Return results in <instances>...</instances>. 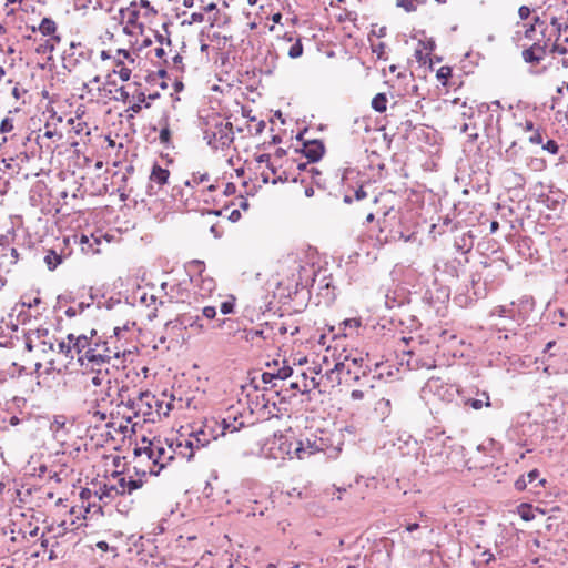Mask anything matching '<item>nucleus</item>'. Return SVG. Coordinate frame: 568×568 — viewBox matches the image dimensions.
I'll return each instance as SVG.
<instances>
[{"instance_id": "63", "label": "nucleus", "mask_w": 568, "mask_h": 568, "mask_svg": "<svg viewBox=\"0 0 568 568\" xmlns=\"http://www.w3.org/2000/svg\"><path fill=\"white\" fill-rule=\"evenodd\" d=\"M84 124L81 122H78L75 126H73L75 133L80 134L83 131Z\"/></svg>"}, {"instance_id": "51", "label": "nucleus", "mask_w": 568, "mask_h": 568, "mask_svg": "<svg viewBox=\"0 0 568 568\" xmlns=\"http://www.w3.org/2000/svg\"><path fill=\"white\" fill-rule=\"evenodd\" d=\"M507 312H508V310H507V307H506V306H497V307H495V308L493 310L491 315H493V316L497 315V316L503 317V316H506V313H507Z\"/></svg>"}, {"instance_id": "24", "label": "nucleus", "mask_w": 568, "mask_h": 568, "mask_svg": "<svg viewBox=\"0 0 568 568\" xmlns=\"http://www.w3.org/2000/svg\"><path fill=\"white\" fill-rule=\"evenodd\" d=\"M63 262V256L50 250L44 256V263L50 271H54Z\"/></svg>"}, {"instance_id": "46", "label": "nucleus", "mask_w": 568, "mask_h": 568, "mask_svg": "<svg viewBox=\"0 0 568 568\" xmlns=\"http://www.w3.org/2000/svg\"><path fill=\"white\" fill-rule=\"evenodd\" d=\"M216 315V310L214 306H205L203 308V316H205L209 320L214 318Z\"/></svg>"}, {"instance_id": "61", "label": "nucleus", "mask_w": 568, "mask_h": 568, "mask_svg": "<svg viewBox=\"0 0 568 568\" xmlns=\"http://www.w3.org/2000/svg\"><path fill=\"white\" fill-rule=\"evenodd\" d=\"M418 528H419V525L416 524V523L409 524V525L406 526V530L408 532H413V531L417 530Z\"/></svg>"}, {"instance_id": "48", "label": "nucleus", "mask_w": 568, "mask_h": 568, "mask_svg": "<svg viewBox=\"0 0 568 568\" xmlns=\"http://www.w3.org/2000/svg\"><path fill=\"white\" fill-rule=\"evenodd\" d=\"M116 93L119 94V95L116 97V99H118V100H122L123 102H126V101H128V99L130 98L129 92H128V91L125 90V88H123V87H122V88H120V89H118V90H116Z\"/></svg>"}, {"instance_id": "11", "label": "nucleus", "mask_w": 568, "mask_h": 568, "mask_svg": "<svg viewBox=\"0 0 568 568\" xmlns=\"http://www.w3.org/2000/svg\"><path fill=\"white\" fill-rule=\"evenodd\" d=\"M190 267L199 274V277L195 280L196 293L202 297L210 296L215 290L216 284L213 277L204 274V263L195 260L190 263Z\"/></svg>"}, {"instance_id": "33", "label": "nucleus", "mask_w": 568, "mask_h": 568, "mask_svg": "<svg viewBox=\"0 0 568 568\" xmlns=\"http://www.w3.org/2000/svg\"><path fill=\"white\" fill-rule=\"evenodd\" d=\"M58 348L59 353H62L65 357L72 359V346L68 336L58 343Z\"/></svg>"}, {"instance_id": "57", "label": "nucleus", "mask_w": 568, "mask_h": 568, "mask_svg": "<svg viewBox=\"0 0 568 568\" xmlns=\"http://www.w3.org/2000/svg\"><path fill=\"white\" fill-rule=\"evenodd\" d=\"M450 73V70L448 68H440L437 75L438 78H446Z\"/></svg>"}, {"instance_id": "32", "label": "nucleus", "mask_w": 568, "mask_h": 568, "mask_svg": "<svg viewBox=\"0 0 568 568\" xmlns=\"http://www.w3.org/2000/svg\"><path fill=\"white\" fill-rule=\"evenodd\" d=\"M290 389L295 393L305 394L310 392V384L307 381H293L290 383Z\"/></svg>"}, {"instance_id": "17", "label": "nucleus", "mask_w": 568, "mask_h": 568, "mask_svg": "<svg viewBox=\"0 0 568 568\" xmlns=\"http://www.w3.org/2000/svg\"><path fill=\"white\" fill-rule=\"evenodd\" d=\"M111 490L115 494V496L128 494L126 491V477L122 476L119 473L112 474L111 478Z\"/></svg>"}, {"instance_id": "31", "label": "nucleus", "mask_w": 568, "mask_h": 568, "mask_svg": "<svg viewBox=\"0 0 568 568\" xmlns=\"http://www.w3.org/2000/svg\"><path fill=\"white\" fill-rule=\"evenodd\" d=\"M99 346H100V352L101 354H106L108 355V363L112 359V358H115L118 359L120 357V353L116 352V351H113L111 349L109 346H108V343L105 341H101L99 338Z\"/></svg>"}, {"instance_id": "60", "label": "nucleus", "mask_w": 568, "mask_h": 568, "mask_svg": "<svg viewBox=\"0 0 568 568\" xmlns=\"http://www.w3.org/2000/svg\"><path fill=\"white\" fill-rule=\"evenodd\" d=\"M155 55L159 58V59H163V57L165 55V50L163 47H160V48H156L155 49Z\"/></svg>"}, {"instance_id": "45", "label": "nucleus", "mask_w": 568, "mask_h": 568, "mask_svg": "<svg viewBox=\"0 0 568 568\" xmlns=\"http://www.w3.org/2000/svg\"><path fill=\"white\" fill-rule=\"evenodd\" d=\"M551 26L556 27L557 31L560 33L561 31L568 30V23H560L557 18H551Z\"/></svg>"}, {"instance_id": "52", "label": "nucleus", "mask_w": 568, "mask_h": 568, "mask_svg": "<svg viewBox=\"0 0 568 568\" xmlns=\"http://www.w3.org/2000/svg\"><path fill=\"white\" fill-rule=\"evenodd\" d=\"M520 19L525 20L530 16V9L526 6H521L518 10Z\"/></svg>"}, {"instance_id": "36", "label": "nucleus", "mask_w": 568, "mask_h": 568, "mask_svg": "<svg viewBox=\"0 0 568 568\" xmlns=\"http://www.w3.org/2000/svg\"><path fill=\"white\" fill-rule=\"evenodd\" d=\"M134 40H130V43L133 45V47H138V49H142L144 47H149L152 41L149 37L146 36H139V37H133Z\"/></svg>"}, {"instance_id": "47", "label": "nucleus", "mask_w": 568, "mask_h": 568, "mask_svg": "<svg viewBox=\"0 0 568 568\" xmlns=\"http://www.w3.org/2000/svg\"><path fill=\"white\" fill-rule=\"evenodd\" d=\"M119 77L122 81H128L131 77V70L129 68L122 67L119 70Z\"/></svg>"}, {"instance_id": "9", "label": "nucleus", "mask_w": 568, "mask_h": 568, "mask_svg": "<svg viewBox=\"0 0 568 568\" xmlns=\"http://www.w3.org/2000/svg\"><path fill=\"white\" fill-rule=\"evenodd\" d=\"M92 374H87L84 376V388L92 389L97 395L95 400H104V395H108V390L111 388V379L109 377V371L102 369L101 367H95L94 371H91Z\"/></svg>"}, {"instance_id": "50", "label": "nucleus", "mask_w": 568, "mask_h": 568, "mask_svg": "<svg viewBox=\"0 0 568 568\" xmlns=\"http://www.w3.org/2000/svg\"><path fill=\"white\" fill-rule=\"evenodd\" d=\"M529 142L532 144H541L542 143V136L539 131L534 132L532 135L529 136Z\"/></svg>"}, {"instance_id": "7", "label": "nucleus", "mask_w": 568, "mask_h": 568, "mask_svg": "<svg viewBox=\"0 0 568 568\" xmlns=\"http://www.w3.org/2000/svg\"><path fill=\"white\" fill-rule=\"evenodd\" d=\"M296 445V438L288 435H274V437L267 443V457L278 459H293L296 458L294 448Z\"/></svg>"}, {"instance_id": "13", "label": "nucleus", "mask_w": 568, "mask_h": 568, "mask_svg": "<svg viewBox=\"0 0 568 568\" xmlns=\"http://www.w3.org/2000/svg\"><path fill=\"white\" fill-rule=\"evenodd\" d=\"M323 450V440H317L316 437L305 439H296V445L294 448L295 457L300 460L305 459L315 453Z\"/></svg>"}, {"instance_id": "12", "label": "nucleus", "mask_w": 568, "mask_h": 568, "mask_svg": "<svg viewBox=\"0 0 568 568\" xmlns=\"http://www.w3.org/2000/svg\"><path fill=\"white\" fill-rule=\"evenodd\" d=\"M422 392L425 396L427 394H433L442 400H450L454 395L453 386L445 384L438 377L429 378L422 388Z\"/></svg>"}, {"instance_id": "19", "label": "nucleus", "mask_w": 568, "mask_h": 568, "mask_svg": "<svg viewBox=\"0 0 568 568\" xmlns=\"http://www.w3.org/2000/svg\"><path fill=\"white\" fill-rule=\"evenodd\" d=\"M304 153L307 159L315 162L322 158V155L324 153V146L322 143L314 141L312 143L305 145Z\"/></svg>"}, {"instance_id": "34", "label": "nucleus", "mask_w": 568, "mask_h": 568, "mask_svg": "<svg viewBox=\"0 0 568 568\" xmlns=\"http://www.w3.org/2000/svg\"><path fill=\"white\" fill-rule=\"evenodd\" d=\"M303 54V44L301 42L300 39H297L295 41V43H293L291 45V48L288 49L287 51V55L291 58V59H297L300 58L301 55Z\"/></svg>"}, {"instance_id": "21", "label": "nucleus", "mask_w": 568, "mask_h": 568, "mask_svg": "<svg viewBox=\"0 0 568 568\" xmlns=\"http://www.w3.org/2000/svg\"><path fill=\"white\" fill-rule=\"evenodd\" d=\"M480 396H481V398H466V399H464V405L465 406H469V407H471L475 410H478V409L483 408V406L489 407L491 405L490 404V399H489V395L486 392H483Z\"/></svg>"}, {"instance_id": "22", "label": "nucleus", "mask_w": 568, "mask_h": 568, "mask_svg": "<svg viewBox=\"0 0 568 568\" xmlns=\"http://www.w3.org/2000/svg\"><path fill=\"white\" fill-rule=\"evenodd\" d=\"M539 477V471L537 469L530 470L527 475L519 477L515 481V488L517 490H524L528 487V485L532 484Z\"/></svg>"}, {"instance_id": "29", "label": "nucleus", "mask_w": 568, "mask_h": 568, "mask_svg": "<svg viewBox=\"0 0 568 568\" xmlns=\"http://www.w3.org/2000/svg\"><path fill=\"white\" fill-rule=\"evenodd\" d=\"M372 108L379 113H383L387 109V98L385 93L376 94L372 100Z\"/></svg>"}, {"instance_id": "15", "label": "nucleus", "mask_w": 568, "mask_h": 568, "mask_svg": "<svg viewBox=\"0 0 568 568\" xmlns=\"http://www.w3.org/2000/svg\"><path fill=\"white\" fill-rule=\"evenodd\" d=\"M68 339L71 341L72 346V359L77 357H82V352L88 348L90 345V337L87 335H74L69 334Z\"/></svg>"}, {"instance_id": "44", "label": "nucleus", "mask_w": 568, "mask_h": 568, "mask_svg": "<svg viewBox=\"0 0 568 568\" xmlns=\"http://www.w3.org/2000/svg\"><path fill=\"white\" fill-rule=\"evenodd\" d=\"M234 310V302L233 301H225L221 304V312L223 314H231Z\"/></svg>"}, {"instance_id": "20", "label": "nucleus", "mask_w": 568, "mask_h": 568, "mask_svg": "<svg viewBox=\"0 0 568 568\" xmlns=\"http://www.w3.org/2000/svg\"><path fill=\"white\" fill-rule=\"evenodd\" d=\"M544 57V49L541 47H530L523 51V58L527 63H538Z\"/></svg>"}, {"instance_id": "38", "label": "nucleus", "mask_w": 568, "mask_h": 568, "mask_svg": "<svg viewBox=\"0 0 568 568\" xmlns=\"http://www.w3.org/2000/svg\"><path fill=\"white\" fill-rule=\"evenodd\" d=\"M159 139H160L161 143H163V144H168L170 142L171 131H170V128H169V124L166 121L164 122L163 126L161 128Z\"/></svg>"}, {"instance_id": "2", "label": "nucleus", "mask_w": 568, "mask_h": 568, "mask_svg": "<svg viewBox=\"0 0 568 568\" xmlns=\"http://www.w3.org/2000/svg\"><path fill=\"white\" fill-rule=\"evenodd\" d=\"M226 433L225 422H219L215 418L205 419L203 425L193 430L189 437L181 436L178 439L179 453L182 457L191 460L196 449L207 446L212 440H216Z\"/></svg>"}, {"instance_id": "59", "label": "nucleus", "mask_w": 568, "mask_h": 568, "mask_svg": "<svg viewBox=\"0 0 568 568\" xmlns=\"http://www.w3.org/2000/svg\"><path fill=\"white\" fill-rule=\"evenodd\" d=\"M523 129L524 131H534V123L532 121H529L527 120L524 124H523Z\"/></svg>"}, {"instance_id": "6", "label": "nucleus", "mask_w": 568, "mask_h": 568, "mask_svg": "<svg viewBox=\"0 0 568 568\" xmlns=\"http://www.w3.org/2000/svg\"><path fill=\"white\" fill-rule=\"evenodd\" d=\"M120 23L123 26V32L128 36H143L144 23L140 20L141 11L136 1L131 2L126 8L119 10Z\"/></svg>"}, {"instance_id": "16", "label": "nucleus", "mask_w": 568, "mask_h": 568, "mask_svg": "<svg viewBox=\"0 0 568 568\" xmlns=\"http://www.w3.org/2000/svg\"><path fill=\"white\" fill-rule=\"evenodd\" d=\"M38 30L42 36L48 38L59 37L57 34V23L50 18H43L38 27L33 28V31Z\"/></svg>"}, {"instance_id": "1", "label": "nucleus", "mask_w": 568, "mask_h": 568, "mask_svg": "<svg viewBox=\"0 0 568 568\" xmlns=\"http://www.w3.org/2000/svg\"><path fill=\"white\" fill-rule=\"evenodd\" d=\"M144 446L134 449L136 464L143 467L142 473L150 475H159L160 471L173 460L174 455H180L178 440L168 444L166 442L154 438L153 440H142Z\"/></svg>"}, {"instance_id": "37", "label": "nucleus", "mask_w": 568, "mask_h": 568, "mask_svg": "<svg viewBox=\"0 0 568 568\" xmlns=\"http://www.w3.org/2000/svg\"><path fill=\"white\" fill-rule=\"evenodd\" d=\"M417 0H396V6L403 8L406 12L416 10Z\"/></svg>"}, {"instance_id": "26", "label": "nucleus", "mask_w": 568, "mask_h": 568, "mask_svg": "<svg viewBox=\"0 0 568 568\" xmlns=\"http://www.w3.org/2000/svg\"><path fill=\"white\" fill-rule=\"evenodd\" d=\"M536 511H538V509L534 508L529 504H521L517 507L518 515L525 521H530V520L535 519Z\"/></svg>"}, {"instance_id": "58", "label": "nucleus", "mask_w": 568, "mask_h": 568, "mask_svg": "<svg viewBox=\"0 0 568 568\" xmlns=\"http://www.w3.org/2000/svg\"><path fill=\"white\" fill-rule=\"evenodd\" d=\"M155 38L158 39V41L160 42L161 45H163L164 41H166V44L170 45L171 44V41L169 38H165L164 36L162 34H155Z\"/></svg>"}, {"instance_id": "49", "label": "nucleus", "mask_w": 568, "mask_h": 568, "mask_svg": "<svg viewBox=\"0 0 568 568\" xmlns=\"http://www.w3.org/2000/svg\"><path fill=\"white\" fill-rule=\"evenodd\" d=\"M274 379H277L275 373L265 372L262 374V381L265 384H271Z\"/></svg>"}, {"instance_id": "3", "label": "nucleus", "mask_w": 568, "mask_h": 568, "mask_svg": "<svg viewBox=\"0 0 568 568\" xmlns=\"http://www.w3.org/2000/svg\"><path fill=\"white\" fill-rule=\"evenodd\" d=\"M452 454V438L443 434H435V436L423 442L417 459L428 470L438 473L450 465Z\"/></svg>"}, {"instance_id": "28", "label": "nucleus", "mask_w": 568, "mask_h": 568, "mask_svg": "<svg viewBox=\"0 0 568 568\" xmlns=\"http://www.w3.org/2000/svg\"><path fill=\"white\" fill-rule=\"evenodd\" d=\"M568 38H561L560 36L556 39L551 48V53L558 55H566L568 53Z\"/></svg>"}, {"instance_id": "54", "label": "nucleus", "mask_w": 568, "mask_h": 568, "mask_svg": "<svg viewBox=\"0 0 568 568\" xmlns=\"http://www.w3.org/2000/svg\"><path fill=\"white\" fill-rule=\"evenodd\" d=\"M351 398L353 400H362L364 398V392L359 389H354L351 393Z\"/></svg>"}, {"instance_id": "40", "label": "nucleus", "mask_w": 568, "mask_h": 568, "mask_svg": "<svg viewBox=\"0 0 568 568\" xmlns=\"http://www.w3.org/2000/svg\"><path fill=\"white\" fill-rule=\"evenodd\" d=\"M221 422H225V424L227 425V433L237 432L243 426V422L239 420L236 417L233 418V420L231 422L226 420L225 418L222 419Z\"/></svg>"}, {"instance_id": "10", "label": "nucleus", "mask_w": 568, "mask_h": 568, "mask_svg": "<svg viewBox=\"0 0 568 568\" xmlns=\"http://www.w3.org/2000/svg\"><path fill=\"white\" fill-rule=\"evenodd\" d=\"M159 402L150 392H141L139 396L129 399L125 406L132 410L134 417L142 416L144 420L152 419L153 406Z\"/></svg>"}, {"instance_id": "25", "label": "nucleus", "mask_w": 568, "mask_h": 568, "mask_svg": "<svg viewBox=\"0 0 568 568\" xmlns=\"http://www.w3.org/2000/svg\"><path fill=\"white\" fill-rule=\"evenodd\" d=\"M362 325L359 318H347L341 323L342 331L344 336L352 335L353 332H356Z\"/></svg>"}, {"instance_id": "27", "label": "nucleus", "mask_w": 568, "mask_h": 568, "mask_svg": "<svg viewBox=\"0 0 568 568\" xmlns=\"http://www.w3.org/2000/svg\"><path fill=\"white\" fill-rule=\"evenodd\" d=\"M519 148L517 146V143L516 142H513L509 148H507L505 150V153H504V160L508 163H517L520 154H519Z\"/></svg>"}, {"instance_id": "53", "label": "nucleus", "mask_w": 568, "mask_h": 568, "mask_svg": "<svg viewBox=\"0 0 568 568\" xmlns=\"http://www.w3.org/2000/svg\"><path fill=\"white\" fill-rule=\"evenodd\" d=\"M415 58L417 59V61L419 63H424L425 64L426 63L427 54H424L422 49H416Z\"/></svg>"}, {"instance_id": "14", "label": "nucleus", "mask_w": 568, "mask_h": 568, "mask_svg": "<svg viewBox=\"0 0 568 568\" xmlns=\"http://www.w3.org/2000/svg\"><path fill=\"white\" fill-rule=\"evenodd\" d=\"M71 240L79 244L81 247V251L85 254H98L100 253V245H101V237L95 236L94 234L91 235H73ZM65 243L70 242V239L64 240Z\"/></svg>"}, {"instance_id": "39", "label": "nucleus", "mask_w": 568, "mask_h": 568, "mask_svg": "<svg viewBox=\"0 0 568 568\" xmlns=\"http://www.w3.org/2000/svg\"><path fill=\"white\" fill-rule=\"evenodd\" d=\"M143 485L142 479H133V478H126V491L128 494H131L132 491L141 488Z\"/></svg>"}, {"instance_id": "42", "label": "nucleus", "mask_w": 568, "mask_h": 568, "mask_svg": "<svg viewBox=\"0 0 568 568\" xmlns=\"http://www.w3.org/2000/svg\"><path fill=\"white\" fill-rule=\"evenodd\" d=\"M13 120L11 118H4L0 124V133H9L13 130Z\"/></svg>"}, {"instance_id": "41", "label": "nucleus", "mask_w": 568, "mask_h": 568, "mask_svg": "<svg viewBox=\"0 0 568 568\" xmlns=\"http://www.w3.org/2000/svg\"><path fill=\"white\" fill-rule=\"evenodd\" d=\"M292 374H293V369L290 366H283L277 369V372L275 373V376L277 379L284 381V379L291 377Z\"/></svg>"}, {"instance_id": "62", "label": "nucleus", "mask_w": 568, "mask_h": 568, "mask_svg": "<svg viewBox=\"0 0 568 568\" xmlns=\"http://www.w3.org/2000/svg\"><path fill=\"white\" fill-rule=\"evenodd\" d=\"M118 55H122L124 59H130V52L128 50H124V49H119L118 50Z\"/></svg>"}, {"instance_id": "18", "label": "nucleus", "mask_w": 568, "mask_h": 568, "mask_svg": "<svg viewBox=\"0 0 568 568\" xmlns=\"http://www.w3.org/2000/svg\"><path fill=\"white\" fill-rule=\"evenodd\" d=\"M111 480L108 479V483L99 486V488L93 493L94 497L100 501L108 504L116 497L113 490H111Z\"/></svg>"}, {"instance_id": "64", "label": "nucleus", "mask_w": 568, "mask_h": 568, "mask_svg": "<svg viewBox=\"0 0 568 568\" xmlns=\"http://www.w3.org/2000/svg\"><path fill=\"white\" fill-rule=\"evenodd\" d=\"M91 490L90 489H83L81 491V498L84 499V498H89L91 496Z\"/></svg>"}, {"instance_id": "30", "label": "nucleus", "mask_w": 568, "mask_h": 568, "mask_svg": "<svg viewBox=\"0 0 568 568\" xmlns=\"http://www.w3.org/2000/svg\"><path fill=\"white\" fill-rule=\"evenodd\" d=\"M59 42H60V37L48 38L43 43H41L38 47L37 52L38 53L52 52L55 48V44Z\"/></svg>"}, {"instance_id": "55", "label": "nucleus", "mask_w": 568, "mask_h": 568, "mask_svg": "<svg viewBox=\"0 0 568 568\" xmlns=\"http://www.w3.org/2000/svg\"><path fill=\"white\" fill-rule=\"evenodd\" d=\"M136 4H139L140 11H141V8L145 9L148 11H153V9L151 8L150 2L148 0H140L139 2H136Z\"/></svg>"}, {"instance_id": "56", "label": "nucleus", "mask_w": 568, "mask_h": 568, "mask_svg": "<svg viewBox=\"0 0 568 568\" xmlns=\"http://www.w3.org/2000/svg\"><path fill=\"white\" fill-rule=\"evenodd\" d=\"M354 196L355 200L361 201L366 197V192L362 187H359L358 190L355 191Z\"/></svg>"}, {"instance_id": "35", "label": "nucleus", "mask_w": 568, "mask_h": 568, "mask_svg": "<svg viewBox=\"0 0 568 568\" xmlns=\"http://www.w3.org/2000/svg\"><path fill=\"white\" fill-rule=\"evenodd\" d=\"M206 181H209V175L206 173H194L192 175L191 180L186 181V185L195 186V185H200Z\"/></svg>"}, {"instance_id": "23", "label": "nucleus", "mask_w": 568, "mask_h": 568, "mask_svg": "<svg viewBox=\"0 0 568 568\" xmlns=\"http://www.w3.org/2000/svg\"><path fill=\"white\" fill-rule=\"evenodd\" d=\"M169 175L170 173L166 169L154 165L150 175V180L158 183L159 185H163L168 182Z\"/></svg>"}, {"instance_id": "8", "label": "nucleus", "mask_w": 568, "mask_h": 568, "mask_svg": "<svg viewBox=\"0 0 568 568\" xmlns=\"http://www.w3.org/2000/svg\"><path fill=\"white\" fill-rule=\"evenodd\" d=\"M78 363L81 367L90 371L108 363V355L100 352L99 337L94 329L91 331L90 345L82 352V357L78 358Z\"/></svg>"}, {"instance_id": "4", "label": "nucleus", "mask_w": 568, "mask_h": 568, "mask_svg": "<svg viewBox=\"0 0 568 568\" xmlns=\"http://www.w3.org/2000/svg\"><path fill=\"white\" fill-rule=\"evenodd\" d=\"M203 138L213 150H225L234 141L233 125L220 114L206 118L203 125Z\"/></svg>"}, {"instance_id": "5", "label": "nucleus", "mask_w": 568, "mask_h": 568, "mask_svg": "<svg viewBox=\"0 0 568 568\" xmlns=\"http://www.w3.org/2000/svg\"><path fill=\"white\" fill-rule=\"evenodd\" d=\"M369 362L368 355L358 349L344 351L335 363L332 373L336 372L343 375L345 382H358L361 377L366 376L369 372Z\"/></svg>"}, {"instance_id": "43", "label": "nucleus", "mask_w": 568, "mask_h": 568, "mask_svg": "<svg viewBox=\"0 0 568 568\" xmlns=\"http://www.w3.org/2000/svg\"><path fill=\"white\" fill-rule=\"evenodd\" d=\"M542 149L551 154H557L559 151L558 144L554 140H548L542 144Z\"/></svg>"}]
</instances>
